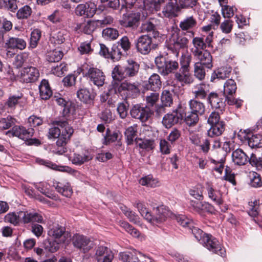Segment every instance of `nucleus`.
I'll return each mask as SVG.
<instances>
[{"label":"nucleus","mask_w":262,"mask_h":262,"mask_svg":"<svg viewBox=\"0 0 262 262\" xmlns=\"http://www.w3.org/2000/svg\"><path fill=\"white\" fill-rule=\"evenodd\" d=\"M111 88L109 92H113L124 100L134 99L140 94L141 85L139 82H131L127 80L124 81L112 80L110 86Z\"/></svg>","instance_id":"1"},{"label":"nucleus","mask_w":262,"mask_h":262,"mask_svg":"<svg viewBox=\"0 0 262 262\" xmlns=\"http://www.w3.org/2000/svg\"><path fill=\"white\" fill-rule=\"evenodd\" d=\"M192 57L188 54H183L180 59V68L174 73V79L168 81V84L174 87L177 85L184 86L193 82V78L190 73V64Z\"/></svg>","instance_id":"2"},{"label":"nucleus","mask_w":262,"mask_h":262,"mask_svg":"<svg viewBox=\"0 0 262 262\" xmlns=\"http://www.w3.org/2000/svg\"><path fill=\"white\" fill-rule=\"evenodd\" d=\"M135 206L137 207L141 215L149 223L152 225H157L165 221L167 213L163 206H158L154 210V214L148 211L144 203L137 201L135 203Z\"/></svg>","instance_id":"3"},{"label":"nucleus","mask_w":262,"mask_h":262,"mask_svg":"<svg viewBox=\"0 0 262 262\" xmlns=\"http://www.w3.org/2000/svg\"><path fill=\"white\" fill-rule=\"evenodd\" d=\"M139 67L137 62L128 60L127 64L125 66H115L112 71V78L115 80L123 81L125 79L135 77L138 73Z\"/></svg>","instance_id":"4"},{"label":"nucleus","mask_w":262,"mask_h":262,"mask_svg":"<svg viewBox=\"0 0 262 262\" xmlns=\"http://www.w3.org/2000/svg\"><path fill=\"white\" fill-rule=\"evenodd\" d=\"M55 122L56 124L60 127L61 132L59 138L56 143L57 148L55 150V152L58 155H62L67 151L66 146L73 135L74 129L67 120H59Z\"/></svg>","instance_id":"5"},{"label":"nucleus","mask_w":262,"mask_h":262,"mask_svg":"<svg viewBox=\"0 0 262 262\" xmlns=\"http://www.w3.org/2000/svg\"><path fill=\"white\" fill-rule=\"evenodd\" d=\"M155 63L159 72L163 76L168 75L179 68V63L169 57L160 55L156 57Z\"/></svg>","instance_id":"6"},{"label":"nucleus","mask_w":262,"mask_h":262,"mask_svg":"<svg viewBox=\"0 0 262 262\" xmlns=\"http://www.w3.org/2000/svg\"><path fill=\"white\" fill-rule=\"evenodd\" d=\"M83 74L87 80L98 88L104 83L105 76L102 71L97 68L88 66Z\"/></svg>","instance_id":"7"},{"label":"nucleus","mask_w":262,"mask_h":262,"mask_svg":"<svg viewBox=\"0 0 262 262\" xmlns=\"http://www.w3.org/2000/svg\"><path fill=\"white\" fill-rule=\"evenodd\" d=\"M135 47L138 52L142 55L148 54L151 49H155L157 46L152 43V37L149 35H142L135 40Z\"/></svg>","instance_id":"8"},{"label":"nucleus","mask_w":262,"mask_h":262,"mask_svg":"<svg viewBox=\"0 0 262 262\" xmlns=\"http://www.w3.org/2000/svg\"><path fill=\"white\" fill-rule=\"evenodd\" d=\"M71 240L74 247L83 253H88L94 246L93 242L82 234H74Z\"/></svg>","instance_id":"9"},{"label":"nucleus","mask_w":262,"mask_h":262,"mask_svg":"<svg viewBox=\"0 0 262 262\" xmlns=\"http://www.w3.org/2000/svg\"><path fill=\"white\" fill-rule=\"evenodd\" d=\"M210 251L224 257L226 256V250L220 242L212 235L205 236L202 243Z\"/></svg>","instance_id":"10"},{"label":"nucleus","mask_w":262,"mask_h":262,"mask_svg":"<svg viewBox=\"0 0 262 262\" xmlns=\"http://www.w3.org/2000/svg\"><path fill=\"white\" fill-rule=\"evenodd\" d=\"M184 116V108L181 105L171 112L165 115L162 119V124L166 128H170L182 121Z\"/></svg>","instance_id":"11"},{"label":"nucleus","mask_w":262,"mask_h":262,"mask_svg":"<svg viewBox=\"0 0 262 262\" xmlns=\"http://www.w3.org/2000/svg\"><path fill=\"white\" fill-rule=\"evenodd\" d=\"M151 114V111L148 106L141 104L133 105L130 110L132 117L139 119L142 122H146L150 117Z\"/></svg>","instance_id":"12"},{"label":"nucleus","mask_w":262,"mask_h":262,"mask_svg":"<svg viewBox=\"0 0 262 262\" xmlns=\"http://www.w3.org/2000/svg\"><path fill=\"white\" fill-rule=\"evenodd\" d=\"M207 101L211 107L217 111L223 113L225 107V95L222 93H210L207 97Z\"/></svg>","instance_id":"13"},{"label":"nucleus","mask_w":262,"mask_h":262,"mask_svg":"<svg viewBox=\"0 0 262 262\" xmlns=\"http://www.w3.org/2000/svg\"><path fill=\"white\" fill-rule=\"evenodd\" d=\"M181 10L179 0H167L162 9V14L165 17L172 18L177 17Z\"/></svg>","instance_id":"14"},{"label":"nucleus","mask_w":262,"mask_h":262,"mask_svg":"<svg viewBox=\"0 0 262 262\" xmlns=\"http://www.w3.org/2000/svg\"><path fill=\"white\" fill-rule=\"evenodd\" d=\"M34 133L32 128H26L21 125H14L7 132V135L9 137H16L25 141L32 137Z\"/></svg>","instance_id":"15"},{"label":"nucleus","mask_w":262,"mask_h":262,"mask_svg":"<svg viewBox=\"0 0 262 262\" xmlns=\"http://www.w3.org/2000/svg\"><path fill=\"white\" fill-rule=\"evenodd\" d=\"M188 42L189 40L186 37L177 34L176 37L173 36L168 44V49L178 57L180 50L187 48Z\"/></svg>","instance_id":"16"},{"label":"nucleus","mask_w":262,"mask_h":262,"mask_svg":"<svg viewBox=\"0 0 262 262\" xmlns=\"http://www.w3.org/2000/svg\"><path fill=\"white\" fill-rule=\"evenodd\" d=\"M48 234L49 236L60 243H65L69 237V233L66 231L65 227L58 224H54L49 228Z\"/></svg>","instance_id":"17"},{"label":"nucleus","mask_w":262,"mask_h":262,"mask_svg":"<svg viewBox=\"0 0 262 262\" xmlns=\"http://www.w3.org/2000/svg\"><path fill=\"white\" fill-rule=\"evenodd\" d=\"M114 254L106 246H99L95 249L94 258L96 262H112Z\"/></svg>","instance_id":"18"},{"label":"nucleus","mask_w":262,"mask_h":262,"mask_svg":"<svg viewBox=\"0 0 262 262\" xmlns=\"http://www.w3.org/2000/svg\"><path fill=\"white\" fill-rule=\"evenodd\" d=\"M140 18L141 13L139 12L126 13L123 14L120 23L124 27L134 29L138 26Z\"/></svg>","instance_id":"19"},{"label":"nucleus","mask_w":262,"mask_h":262,"mask_svg":"<svg viewBox=\"0 0 262 262\" xmlns=\"http://www.w3.org/2000/svg\"><path fill=\"white\" fill-rule=\"evenodd\" d=\"M76 95L81 102L91 105L94 104L97 94L93 89L82 88L77 91Z\"/></svg>","instance_id":"20"},{"label":"nucleus","mask_w":262,"mask_h":262,"mask_svg":"<svg viewBox=\"0 0 262 262\" xmlns=\"http://www.w3.org/2000/svg\"><path fill=\"white\" fill-rule=\"evenodd\" d=\"M21 77L26 83H32L37 81L39 77L38 70L34 67L24 68L20 72Z\"/></svg>","instance_id":"21"},{"label":"nucleus","mask_w":262,"mask_h":262,"mask_svg":"<svg viewBox=\"0 0 262 262\" xmlns=\"http://www.w3.org/2000/svg\"><path fill=\"white\" fill-rule=\"evenodd\" d=\"M193 56L199 60L196 63H200L206 68L211 69L212 67V58L210 52L206 50L203 51H193Z\"/></svg>","instance_id":"22"},{"label":"nucleus","mask_w":262,"mask_h":262,"mask_svg":"<svg viewBox=\"0 0 262 262\" xmlns=\"http://www.w3.org/2000/svg\"><path fill=\"white\" fill-rule=\"evenodd\" d=\"M92 159L93 156L91 154V152L87 149H83L80 152H74L70 160L73 164L76 165H81Z\"/></svg>","instance_id":"23"},{"label":"nucleus","mask_w":262,"mask_h":262,"mask_svg":"<svg viewBox=\"0 0 262 262\" xmlns=\"http://www.w3.org/2000/svg\"><path fill=\"white\" fill-rule=\"evenodd\" d=\"M243 138L246 140L249 146L251 148L262 147V135L260 134H253L250 132H244Z\"/></svg>","instance_id":"24"},{"label":"nucleus","mask_w":262,"mask_h":262,"mask_svg":"<svg viewBox=\"0 0 262 262\" xmlns=\"http://www.w3.org/2000/svg\"><path fill=\"white\" fill-rule=\"evenodd\" d=\"M23 213L22 216V220L24 224L31 223H40L43 224L45 223V220L42 216L39 213L36 212H20L19 214Z\"/></svg>","instance_id":"25"},{"label":"nucleus","mask_w":262,"mask_h":262,"mask_svg":"<svg viewBox=\"0 0 262 262\" xmlns=\"http://www.w3.org/2000/svg\"><path fill=\"white\" fill-rule=\"evenodd\" d=\"M197 25L196 20L192 16H187L180 21L179 27L182 31H186L190 33L192 36L194 35L193 30Z\"/></svg>","instance_id":"26"},{"label":"nucleus","mask_w":262,"mask_h":262,"mask_svg":"<svg viewBox=\"0 0 262 262\" xmlns=\"http://www.w3.org/2000/svg\"><path fill=\"white\" fill-rule=\"evenodd\" d=\"M249 157L241 148H237L232 152V160L234 164L242 166L249 162Z\"/></svg>","instance_id":"27"},{"label":"nucleus","mask_w":262,"mask_h":262,"mask_svg":"<svg viewBox=\"0 0 262 262\" xmlns=\"http://www.w3.org/2000/svg\"><path fill=\"white\" fill-rule=\"evenodd\" d=\"M208 196L216 205L220 207L222 211L225 212L227 210V207L224 206L223 208L221 207L223 204L222 199V194L219 190L214 189L211 186L209 185L207 188Z\"/></svg>","instance_id":"28"},{"label":"nucleus","mask_w":262,"mask_h":262,"mask_svg":"<svg viewBox=\"0 0 262 262\" xmlns=\"http://www.w3.org/2000/svg\"><path fill=\"white\" fill-rule=\"evenodd\" d=\"M195 98L198 99H207L209 93L208 86L204 83H201L194 86L192 90Z\"/></svg>","instance_id":"29"},{"label":"nucleus","mask_w":262,"mask_h":262,"mask_svg":"<svg viewBox=\"0 0 262 262\" xmlns=\"http://www.w3.org/2000/svg\"><path fill=\"white\" fill-rule=\"evenodd\" d=\"M5 46L7 48L22 50L26 48V42L23 38L12 37L6 41Z\"/></svg>","instance_id":"30"},{"label":"nucleus","mask_w":262,"mask_h":262,"mask_svg":"<svg viewBox=\"0 0 262 262\" xmlns=\"http://www.w3.org/2000/svg\"><path fill=\"white\" fill-rule=\"evenodd\" d=\"M23 94L18 93L15 94H10L5 105L7 108L14 110L17 105H21L23 103Z\"/></svg>","instance_id":"31"},{"label":"nucleus","mask_w":262,"mask_h":262,"mask_svg":"<svg viewBox=\"0 0 262 262\" xmlns=\"http://www.w3.org/2000/svg\"><path fill=\"white\" fill-rule=\"evenodd\" d=\"M232 68L230 66L226 65L219 68L212 74L211 80L214 81L216 79H224L229 76Z\"/></svg>","instance_id":"32"},{"label":"nucleus","mask_w":262,"mask_h":262,"mask_svg":"<svg viewBox=\"0 0 262 262\" xmlns=\"http://www.w3.org/2000/svg\"><path fill=\"white\" fill-rule=\"evenodd\" d=\"M161 85L162 82L160 76L154 73L148 78V83L145 84V88L157 92L160 89Z\"/></svg>","instance_id":"33"},{"label":"nucleus","mask_w":262,"mask_h":262,"mask_svg":"<svg viewBox=\"0 0 262 262\" xmlns=\"http://www.w3.org/2000/svg\"><path fill=\"white\" fill-rule=\"evenodd\" d=\"M53 186L57 192L67 198H70L73 193L72 189L68 182L63 183L55 182L53 183Z\"/></svg>","instance_id":"34"},{"label":"nucleus","mask_w":262,"mask_h":262,"mask_svg":"<svg viewBox=\"0 0 262 262\" xmlns=\"http://www.w3.org/2000/svg\"><path fill=\"white\" fill-rule=\"evenodd\" d=\"M210 128L207 131L208 137L212 138L221 135L225 128V124L224 121L210 125Z\"/></svg>","instance_id":"35"},{"label":"nucleus","mask_w":262,"mask_h":262,"mask_svg":"<svg viewBox=\"0 0 262 262\" xmlns=\"http://www.w3.org/2000/svg\"><path fill=\"white\" fill-rule=\"evenodd\" d=\"M161 100L162 106L156 110L157 113L164 111L163 106H170L173 103V98L171 93L168 90H164L161 94Z\"/></svg>","instance_id":"36"},{"label":"nucleus","mask_w":262,"mask_h":262,"mask_svg":"<svg viewBox=\"0 0 262 262\" xmlns=\"http://www.w3.org/2000/svg\"><path fill=\"white\" fill-rule=\"evenodd\" d=\"M40 97L41 99L47 100L52 95V91L50 87L49 82L46 79L41 80L39 85Z\"/></svg>","instance_id":"37"},{"label":"nucleus","mask_w":262,"mask_h":262,"mask_svg":"<svg viewBox=\"0 0 262 262\" xmlns=\"http://www.w3.org/2000/svg\"><path fill=\"white\" fill-rule=\"evenodd\" d=\"M190 111L197 115L202 116L205 112V106L203 102L195 99L190 100L189 102Z\"/></svg>","instance_id":"38"},{"label":"nucleus","mask_w":262,"mask_h":262,"mask_svg":"<svg viewBox=\"0 0 262 262\" xmlns=\"http://www.w3.org/2000/svg\"><path fill=\"white\" fill-rule=\"evenodd\" d=\"M54 98L56 103L63 107L62 115L66 117L70 112V106L71 103L61 97L60 94L55 95Z\"/></svg>","instance_id":"39"},{"label":"nucleus","mask_w":262,"mask_h":262,"mask_svg":"<svg viewBox=\"0 0 262 262\" xmlns=\"http://www.w3.org/2000/svg\"><path fill=\"white\" fill-rule=\"evenodd\" d=\"M165 0H143L144 7L149 11H158L160 10L161 5L165 2Z\"/></svg>","instance_id":"40"},{"label":"nucleus","mask_w":262,"mask_h":262,"mask_svg":"<svg viewBox=\"0 0 262 262\" xmlns=\"http://www.w3.org/2000/svg\"><path fill=\"white\" fill-rule=\"evenodd\" d=\"M183 118L185 123L189 126L196 125L199 120V116L190 111L187 113H184Z\"/></svg>","instance_id":"41"},{"label":"nucleus","mask_w":262,"mask_h":262,"mask_svg":"<svg viewBox=\"0 0 262 262\" xmlns=\"http://www.w3.org/2000/svg\"><path fill=\"white\" fill-rule=\"evenodd\" d=\"M137 125L128 127L125 132V136L128 144L133 143L134 140L137 139Z\"/></svg>","instance_id":"42"},{"label":"nucleus","mask_w":262,"mask_h":262,"mask_svg":"<svg viewBox=\"0 0 262 262\" xmlns=\"http://www.w3.org/2000/svg\"><path fill=\"white\" fill-rule=\"evenodd\" d=\"M139 183L143 186L150 187H156L159 186V182L157 179L154 178L151 174L147 175L142 178Z\"/></svg>","instance_id":"43"},{"label":"nucleus","mask_w":262,"mask_h":262,"mask_svg":"<svg viewBox=\"0 0 262 262\" xmlns=\"http://www.w3.org/2000/svg\"><path fill=\"white\" fill-rule=\"evenodd\" d=\"M120 209L130 222L135 224H139V217L136 213L132 211L125 206H121Z\"/></svg>","instance_id":"44"},{"label":"nucleus","mask_w":262,"mask_h":262,"mask_svg":"<svg viewBox=\"0 0 262 262\" xmlns=\"http://www.w3.org/2000/svg\"><path fill=\"white\" fill-rule=\"evenodd\" d=\"M237 87L234 80L230 79L227 80L224 85V94L232 96L236 92Z\"/></svg>","instance_id":"45"},{"label":"nucleus","mask_w":262,"mask_h":262,"mask_svg":"<svg viewBox=\"0 0 262 262\" xmlns=\"http://www.w3.org/2000/svg\"><path fill=\"white\" fill-rule=\"evenodd\" d=\"M16 122V119L10 115L7 118H1L0 119V130L8 129L15 125Z\"/></svg>","instance_id":"46"},{"label":"nucleus","mask_w":262,"mask_h":262,"mask_svg":"<svg viewBox=\"0 0 262 262\" xmlns=\"http://www.w3.org/2000/svg\"><path fill=\"white\" fill-rule=\"evenodd\" d=\"M91 40L85 41L80 43L78 51L81 55H89L92 53L94 50L91 45Z\"/></svg>","instance_id":"47"},{"label":"nucleus","mask_w":262,"mask_h":262,"mask_svg":"<svg viewBox=\"0 0 262 262\" xmlns=\"http://www.w3.org/2000/svg\"><path fill=\"white\" fill-rule=\"evenodd\" d=\"M102 36L107 40H115L119 36V32L117 30L112 28H106L103 30L102 32Z\"/></svg>","instance_id":"48"},{"label":"nucleus","mask_w":262,"mask_h":262,"mask_svg":"<svg viewBox=\"0 0 262 262\" xmlns=\"http://www.w3.org/2000/svg\"><path fill=\"white\" fill-rule=\"evenodd\" d=\"M63 55L61 51L55 49L48 53L47 59L50 62H58L62 59Z\"/></svg>","instance_id":"49"},{"label":"nucleus","mask_w":262,"mask_h":262,"mask_svg":"<svg viewBox=\"0 0 262 262\" xmlns=\"http://www.w3.org/2000/svg\"><path fill=\"white\" fill-rule=\"evenodd\" d=\"M41 35V31L38 29L32 30L31 33L30 47L34 49L36 47Z\"/></svg>","instance_id":"50"},{"label":"nucleus","mask_w":262,"mask_h":262,"mask_svg":"<svg viewBox=\"0 0 262 262\" xmlns=\"http://www.w3.org/2000/svg\"><path fill=\"white\" fill-rule=\"evenodd\" d=\"M32 13V9L30 6L25 5L18 9L16 17L18 19H27Z\"/></svg>","instance_id":"51"},{"label":"nucleus","mask_w":262,"mask_h":262,"mask_svg":"<svg viewBox=\"0 0 262 262\" xmlns=\"http://www.w3.org/2000/svg\"><path fill=\"white\" fill-rule=\"evenodd\" d=\"M192 44L194 47V49H192L191 52L193 51H202L205 49L206 45L205 44L204 38L202 37H195L192 39Z\"/></svg>","instance_id":"52"},{"label":"nucleus","mask_w":262,"mask_h":262,"mask_svg":"<svg viewBox=\"0 0 262 262\" xmlns=\"http://www.w3.org/2000/svg\"><path fill=\"white\" fill-rule=\"evenodd\" d=\"M17 0H0V9H7L14 12L17 8Z\"/></svg>","instance_id":"53"},{"label":"nucleus","mask_w":262,"mask_h":262,"mask_svg":"<svg viewBox=\"0 0 262 262\" xmlns=\"http://www.w3.org/2000/svg\"><path fill=\"white\" fill-rule=\"evenodd\" d=\"M122 55L123 54L118 46L114 45L110 51V57L109 59H111L113 61H118L121 58Z\"/></svg>","instance_id":"54"},{"label":"nucleus","mask_w":262,"mask_h":262,"mask_svg":"<svg viewBox=\"0 0 262 262\" xmlns=\"http://www.w3.org/2000/svg\"><path fill=\"white\" fill-rule=\"evenodd\" d=\"M249 162L257 170H262V157H257L255 154L252 153L249 157Z\"/></svg>","instance_id":"55"},{"label":"nucleus","mask_w":262,"mask_h":262,"mask_svg":"<svg viewBox=\"0 0 262 262\" xmlns=\"http://www.w3.org/2000/svg\"><path fill=\"white\" fill-rule=\"evenodd\" d=\"M47 19L53 24L60 23L62 21V12L59 9H56L48 16Z\"/></svg>","instance_id":"56"},{"label":"nucleus","mask_w":262,"mask_h":262,"mask_svg":"<svg viewBox=\"0 0 262 262\" xmlns=\"http://www.w3.org/2000/svg\"><path fill=\"white\" fill-rule=\"evenodd\" d=\"M4 221L5 222L9 223L14 226H17L20 222V216L15 212H10L5 215Z\"/></svg>","instance_id":"57"},{"label":"nucleus","mask_w":262,"mask_h":262,"mask_svg":"<svg viewBox=\"0 0 262 262\" xmlns=\"http://www.w3.org/2000/svg\"><path fill=\"white\" fill-rule=\"evenodd\" d=\"M120 226L123 228H124L126 231H127L134 237H138L139 236V231L137 229L134 228L128 223L126 222H121L120 223Z\"/></svg>","instance_id":"58"},{"label":"nucleus","mask_w":262,"mask_h":262,"mask_svg":"<svg viewBox=\"0 0 262 262\" xmlns=\"http://www.w3.org/2000/svg\"><path fill=\"white\" fill-rule=\"evenodd\" d=\"M177 221L180 225L184 227H188L189 229H191V227H193V221L185 215H179L177 217Z\"/></svg>","instance_id":"59"},{"label":"nucleus","mask_w":262,"mask_h":262,"mask_svg":"<svg viewBox=\"0 0 262 262\" xmlns=\"http://www.w3.org/2000/svg\"><path fill=\"white\" fill-rule=\"evenodd\" d=\"M194 237L198 241L200 244L203 243V238L205 236L208 235V234L204 233L202 230L193 225L191 229H189Z\"/></svg>","instance_id":"60"},{"label":"nucleus","mask_w":262,"mask_h":262,"mask_svg":"<svg viewBox=\"0 0 262 262\" xmlns=\"http://www.w3.org/2000/svg\"><path fill=\"white\" fill-rule=\"evenodd\" d=\"M204 68L205 67L203 66H201V64L200 63H195L194 64V76L200 80L204 79L205 77V71Z\"/></svg>","instance_id":"61"},{"label":"nucleus","mask_w":262,"mask_h":262,"mask_svg":"<svg viewBox=\"0 0 262 262\" xmlns=\"http://www.w3.org/2000/svg\"><path fill=\"white\" fill-rule=\"evenodd\" d=\"M210 162L211 163L214 164V167L213 168V170L216 172L222 174L224 167V164L225 162V158H222L219 161H216L214 159H211Z\"/></svg>","instance_id":"62"},{"label":"nucleus","mask_w":262,"mask_h":262,"mask_svg":"<svg viewBox=\"0 0 262 262\" xmlns=\"http://www.w3.org/2000/svg\"><path fill=\"white\" fill-rule=\"evenodd\" d=\"M120 47L124 52H127L130 48L131 43L128 37L126 36H123L118 42L117 45Z\"/></svg>","instance_id":"63"},{"label":"nucleus","mask_w":262,"mask_h":262,"mask_svg":"<svg viewBox=\"0 0 262 262\" xmlns=\"http://www.w3.org/2000/svg\"><path fill=\"white\" fill-rule=\"evenodd\" d=\"M250 184L252 187L255 188L262 186V181L258 173L255 172L252 173Z\"/></svg>","instance_id":"64"}]
</instances>
